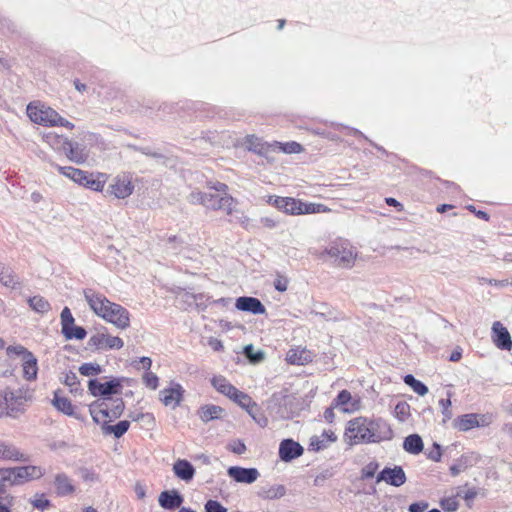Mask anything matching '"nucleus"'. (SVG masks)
Here are the masks:
<instances>
[{
  "label": "nucleus",
  "mask_w": 512,
  "mask_h": 512,
  "mask_svg": "<svg viewBox=\"0 0 512 512\" xmlns=\"http://www.w3.org/2000/svg\"><path fill=\"white\" fill-rule=\"evenodd\" d=\"M350 242L348 239L338 238L333 241L331 247L324 251L334 259V262L340 266H345L349 263L351 251L349 249Z\"/></svg>",
  "instance_id": "obj_10"
},
{
  "label": "nucleus",
  "mask_w": 512,
  "mask_h": 512,
  "mask_svg": "<svg viewBox=\"0 0 512 512\" xmlns=\"http://www.w3.org/2000/svg\"><path fill=\"white\" fill-rule=\"evenodd\" d=\"M493 341L495 345L502 350H511L512 339L508 330L499 321L492 325Z\"/></svg>",
  "instance_id": "obj_17"
},
{
  "label": "nucleus",
  "mask_w": 512,
  "mask_h": 512,
  "mask_svg": "<svg viewBox=\"0 0 512 512\" xmlns=\"http://www.w3.org/2000/svg\"><path fill=\"white\" fill-rule=\"evenodd\" d=\"M20 453L13 447L0 443V458L14 460L18 459Z\"/></svg>",
  "instance_id": "obj_46"
},
{
  "label": "nucleus",
  "mask_w": 512,
  "mask_h": 512,
  "mask_svg": "<svg viewBox=\"0 0 512 512\" xmlns=\"http://www.w3.org/2000/svg\"><path fill=\"white\" fill-rule=\"evenodd\" d=\"M267 203L289 215L319 214L330 211L324 204L303 202L292 197L268 196Z\"/></svg>",
  "instance_id": "obj_1"
},
{
  "label": "nucleus",
  "mask_w": 512,
  "mask_h": 512,
  "mask_svg": "<svg viewBox=\"0 0 512 512\" xmlns=\"http://www.w3.org/2000/svg\"><path fill=\"white\" fill-rule=\"evenodd\" d=\"M27 114L30 120L38 125L47 127L61 126L69 130L74 128V124L64 119L53 108L40 102L30 103L27 106Z\"/></svg>",
  "instance_id": "obj_3"
},
{
  "label": "nucleus",
  "mask_w": 512,
  "mask_h": 512,
  "mask_svg": "<svg viewBox=\"0 0 512 512\" xmlns=\"http://www.w3.org/2000/svg\"><path fill=\"white\" fill-rule=\"evenodd\" d=\"M120 381L113 379L111 381L101 383L97 380H90L88 382V389L93 396H108L118 393Z\"/></svg>",
  "instance_id": "obj_14"
},
{
  "label": "nucleus",
  "mask_w": 512,
  "mask_h": 512,
  "mask_svg": "<svg viewBox=\"0 0 512 512\" xmlns=\"http://www.w3.org/2000/svg\"><path fill=\"white\" fill-rule=\"evenodd\" d=\"M31 504L34 508L44 511L46 508L50 506V501L46 498L44 494H35L34 497L30 500Z\"/></svg>",
  "instance_id": "obj_47"
},
{
  "label": "nucleus",
  "mask_w": 512,
  "mask_h": 512,
  "mask_svg": "<svg viewBox=\"0 0 512 512\" xmlns=\"http://www.w3.org/2000/svg\"><path fill=\"white\" fill-rule=\"evenodd\" d=\"M477 494L478 492L474 488H469L467 485L459 488L457 492V496L462 497L468 505L476 498Z\"/></svg>",
  "instance_id": "obj_50"
},
{
  "label": "nucleus",
  "mask_w": 512,
  "mask_h": 512,
  "mask_svg": "<svg viewBox=\"0 0 512 512\" xmlns=\"http://www.w3.org/2000/svg\"><path fill=\"white\" fill-rule=\"evenodd\" d=\"M213 188L215 193L192 194L193 201H197L209 209L222 210L226 214H231L235 208V200L226 193L227 185L217 183Z\"/></svg>",
  "instance_id": "obj_2"
},
{
  "label": "nucleus",
  "mask_w": 512,
  "mask_h": 512,
  "mask_svg": "<svg viewBox=\"0 0 512 512\" xmlns=\"http://www.w3.org/2000/svg\"><path fill=\"white\" fill-rule=\"evenodd\" d=\"M159 505L164 509L179 508L183 503V497L177 491H163L159 495Z\"/></svg>",
  "instance_id": "obj_25"
},
{
  "label": "nucleus",
  "mask_w": 512,
  "mask_h": 512,
  "mask_svg": "<svg viewBox=\"0 0 512 512\" xmlns=\"http://www.w3.org/2000/svg\"><path fill=\"white\" fill-rule=\"evenodd\" d=\"M183 398L182 386L178 383L171 384L170 387L164 388L160 391L161 402L171 408H176Z\"/></svg>",
  "instance_id": "obj_13"
},
{
  "label": "nucleus",
  "mask_w": 512,
  "mask_h": 512,
  "mask_svg": "<svg viewBox=\"0 0 512 512\" xmlns=\"http://www.w3.org/2000/svg\"><path fill=\"white\" fill-rule=\"evenodd\" d=\"M303 451V447L292 439H285L279 445V456L286 462L301 456Z\"/></svg>",
  "instance_id": "obj_18"
},
{
  "label": "nucleus",
  "mask_w": 512,
  "mask_h": 512,
  "mask_svg": "<svg viewBox=\"0 0 512 512\" xmlns=\"http://www.w3.org/2000/svg\"><path fill=\"white\" fill-rule=\"evenodd\" d=\"M286 360L293 365H305L312 361V354L304 348H292L287 352Z\"/></svg>",
  "instance_id": "obj_23"
},
{
  "label": "nucleus",
  "mask_w": 512,
  "mask_h": 512,
  "mask_svg": "<svg viewBox=\"0 0 512 512\" xmlns=\"http://www.w3.org/2000/svg\"><path fill=\"white\" fill-rule=\"evenodd\" d=\"M23 378L33 381L37 378L38 365L36 357L29 351L20 361Z\"/></svg>",
  "instance_id": "obj_22"
},
{
  "label": "nucleus",
  "mask_w": 512,
  "mask_h": 512,
  "mask_svg": "<svg viewBox=\"0 0 512 512\" xmlns=\"http://www.w3.org/2000/svg\"><path fill=\"white\" fill-rule=\"evenodd\" d=\"M342 413L337 412L335 409V406L332 405L330 408L326 409L324 412V418L327 422L331 423L333 422L334 418L338 415H341Z\"/></svg>",
  "instance_id": "obj_59"
},
{
  "label": "nucleus",
  "mask_w": 512,
  "mask_h": 512,
  "mask_svg": "<svg viewBox=\"0 0 512 512\" xmlns=\"http://www.w3.org/2000/svg\"><path fill=\"white\" fill-rule=\"evenodd\" d=\"M64 384L70 388L71 393H77L78 391V378L75 373L69 372L64 377Z\"/></svg>",
  "instance_id": "obj_52"
},
{
  "label": "nucleus",
  "mask_w": 512,
  "mask_h": 512,
  "mask_svg": "<svg viewBox=\"0 0 512 512\" xmlns=\"http://www.w3.org/2000/svg\"><path fill=\"white\" fill-rule=\"evenodd\" d=\"M83 295L92 312L98 317L102 318L111 301L103 294L93 289H85L83 291Z\"/></svg>",
  "instance_id": "obj_12"
},
{
  "label": "nucleus",
  "mask_w": 512,
  "mask_h": 512,
  "mask_svg": "<svg viewBox=\"0 0 512 512\" xmlns=\"http://www.w3.org/2000/svg\"><path fill=\"white\" fill-rule=\"evenodd\" d=\"M107 178V175L104 173H97L94 176L93 174H89L87 172L85 175V180L82 183V186L89 188L93 191L101 192L105 187Z\"/></svg>",
  "instance_id": "obj_27"
},
{
  "label": "nucleus",
  "mask_w": 512,
  "mask_h": 512,
  "mask_svg": "<svg viewBox=\"0 0 512 512\" xmlns=\"http://www.w3.org/2000/svg\"><path fill=\"white\" fill-rule=\"evenodd\" d=\"M124 408L122 399L104 398L93 402L89 406V412L94 422L103 426L119 418Z\"/></svg>",
  "instance_id": "obj_4"
},
{
  "label": "nucleus",
  "mask_w": 512,
  "mask_h": 512,
  "mask_svg": "<svg viewBox=\"0 0 512 512\" xmlns=\"http://www.w3.org/2000/svg\"><path fill=\"white\" fill-rule=\"evenodd\" d=\"M302 150V146L294 141L287 143L273 142V152L282 151L287 154H296L302 152Z\"/></svg>",
  "instance_id": "obj_38"
},
{
  "label": "nucleus",
  "mask_w": 512,
  "mask_h": 512,
  "mask_svg": "<svg viewBox=\"0 0 512 512\" xmlns=\"http://www.w3.org/2000/svg\"><path fill=\"white\" fill-rule=\"evenodd\" d=\"M377 424L366 418L354 419V443L361 442H378L381 437L376 433Z\"/></svg>",
  "instance_id": "obj_8"
},
{
  "label": "nucleus",
  "mask_w": 512,
  "mask_h": 512,
  "mask_svg": "<svg viewBox=\"0 0 512 512\" xmlns=\"http://www.w3.org/2000/svg\"><path fill=\"white\" fill-rule=\"evenodd\" d=\"M231 450L236 454H243L246 450L244 443L236 441L231 444Z\"/></svg>",
  "instance_id": "obj_63"
},
{
  "label": "nucleus",
  "mask_w": 512,
  "mask_h": 512,
  "mask_svg": "<svg viewBox=\"0 0 512 512\" xmlns=\"http://www.w3.org/2000/svg\"><path fill=\"white\" fill-rule=\"evenodd\" d=\"M286 489L283 485L277 483H268L261 488L259 495L266 499H276L285 495Z\"/></svg>",
  "instance_id": "obj_31"
},
{
  "label": "nucleus",
  "mask_w": 512,
  "mask_h": 512,
  "mask_svg": "<svg viewBox=\"0 0 512 512\" xmlns=\"http://www.w3.org/2000/svg\"><path fill=\"white\" fill-rule=\"evenodd\" d=\"M63 334L67 339L82 340L86 337V330L83 327L75 326L74 323L71 326L62 329Z\"/></svg>",
  "instance_id": "obj_40"
},
{
  "label": "nucleus",
  "mask_w": 512,
  "mask_h": 512,
  "mask_svg": "<svg viewBox=\"0 0 512 512\" xmlns=\"http://www.w3.org/2000/svg\"><path fill=\"white\" fill-rule=\"evenodd\" d=\"M28 304L37 313L45 314L50 311L49 302L42 296H34L28 299Z\"/></svg>",
  "instance_id": "obj_37"
},
{
  "label": "nucleus",
  "mask_w": 512,
  "mask_h": 512,
  "mask_svg": "<svg viewBox=\"0 0 512 512\" xmlns=\"http://www.w3.org/2000/svg\"><path fill=\"white\" fill-rule=\"evenodd\" d=\"M79 372L84 376H95L101 373V367L96 363H85L80 366Z\"/></svg>",
  "instance_id": "obj_48"
},
{
  "label": "nucleus",
  "mask_w": 512,
  "mask_h": 512,
  "mask_svg": "<svg viewBox=\"0 0 512 512\" xmlns=\"http://www.w3.org/2000/svg\"><path fill=\"white\" fill-rule=\"evenodd\" d=\"M44 475L43 467L32 464L0 468V480H38Z\"/></svg>",
  "instance_id": "obj_5"
},
{
  "label": "nucleus",
  "mask_w": 512,
  "mask_h": 512,
  "mask_svg": "<svg viewBox=\"0 0 512 512\" xmlns=\"http://www.w3.org/2000/svg\"><path fill=\"white\" fill-rule=\"evenodd\" d=\"M403 448L410 454H419L423 450L422 438L418 434L407 436L403 442Z\"/></svg>",
  "instance_id": "obj_32"
},
{
  "label": "nucleus",
  "mask_w": 512,
  "mask_h": 512,
  "mask_svg": "<svg viewBox=\"0 0 512 512\" xmlns=\"http://www.w3.org/2000/svg\"><path fill=\"white\" fill-rule=\"evenodd\" d=\"M376 480H405V473L401 467L386 468L378 475Z\"/></svg>",
  "instance_id": "obj_36"
},
{
  "label": "nucleus",
  "mask_w": 512,
  "mask_h": 512,
  "mask_svg": "<svg viewBox=\"0 0 512 512\" xmlns=\"http://www.w3.org/2000/svg\"><path fill=\"white\" fill-rule=\"evenodd\" d=\"M117 329L125 330L130 326V313L120 304L110 302L102 318Z\"/></svg>",
  "instance_id": "obj_6"
},
{
  "label": "nucleus",
  "mask_w": 512,
  "mask_h": 512,
  "mask_svg": "<svg viewBox=\"0 0 512 512\" xmlns=\"http://www.w3.org/2000/svg\"><path fill=\"white\" fill-rule=\"evenodd\" d=\"M61 325L62 329L74 323V317L69 308L65 307L61 312Z\"/></svg>",
  "instance_id": "obj_54"
},
{
  "label": "nucleus",
  "mask_w": 512,
  "mask_h": 512,
  "mask_svg": "<svg viewBox=\"0 0 512 512\" xmlns=\"http://www.w3.org/2000/svg\"><path fill=\"white\" fill-rule=\"evenodd\" d=\"M52 405L57 411L69 417H73L78 420L81 419V416L76 412L75 407L71 401L67 397L63 396L59 391L54 392Z\"/></svg>",
  "instance_id": "obj_20"
},
{
  "label": "nucleus",
  "mask_w": 512,
  "mask_h": 512,
  "mask_svg": "<svg viewBox=\"0 0 512 512\" xmlns=\"http://www.w3.org/2000/svg\"><path fill=\"white\" fill-rule=\"evenodd\" d=\"M457 497L458 496L455 495L443 498L440 502L442 509L449 512L456 511L459 506Z\"/></svg>",
  "instance_id": "obj_49"
},
{
  "label": "nucleus",
  "mask_w": 512,
  "mask_h": 512,
  "mask_svg": "<svg viewBox=\"0 0 512 512\" xmlns=\"http://www.w3.org/2000/svg\"><path fill=\"white\" fill-rule=\"evenodd\" d=\"M12 497L9 494H5L3 500H0V512H10Z\"/></svg>",
  "instance_id": "obj_62"
},
{
  "label": "nucleus",
  "mask_w": 512,
  "mask_h": 512,
  "mask_svg": "<svg viewBox=\"0 0 512 512\" xmlns=\"http://www.w3.org/2000/svg\"><path fill=\"white\" fill-rule=\"evenodd\" d=\"M394 414L400 422H405L410 416V405L407 402H399L395 406Z\"/></svg>",
  "instance_id": "obj_43"
},
{
  "label": "nucleus",
  "mask_w": 512,
  "mask_h": 512,
  "mask_svg": "<svg viewBox=\"0 0 512 512\" xmlns=\"http://www.w3.org/2000/svg\"><path fill=\"white\" fill-rule=\"evenodd\" d=\"M134 191L132 177L129 174L122 173L115 176L106 189L109 196L117 199H125L129 197Z\"/></svg>",
  "instance_id": "obj_7"
},
{
  "label": "nucleus",
  "mask_w": 512,
  "mask_h": 512,
  "mask_svg": "<svg viewBox=\"0 0 512 512\" xmlns=\"http://www.w3.org/2000/svg\"><path fill=\"white\" fill-rule=\"evenodd\" d=\"M175 475L182 480H190L194 476V468L186 460H178L173 465Z\"/></svg>",
  "instance_id": "obj_30"
},
{
  "label": "nucleus",
  "mask_w": 512,
  "mask_h": 512,
  "mask_svg": "<svg viewBox=\"0 0 512 512\" xmlns=\"http://www.w3.org/2000/svg\"><path fill=\"white\" fill-rule=\"evenodd\" d=\"M428 508V503L426 502H416L412 503L408 510L409 512H423Z\"/></svg>",
  "instance_id": "obj_61"
},
{
  "label": "nucleus",
  "mask_w": 512,
  "mask_h": 512,
  "mask_svg": "<svg viewBox=\"0 0 512 512\" xmlns=\"http://www.w3.org/2000/svg\"><path fill=\"white\" fill-rule=\"evenodd\" d=\"M130 427V422L127 420H123L118 422L115 425L105 424L102 426V431L104 434H113L116 438H120L123 436Z\"/></svg>",
  "instance_id": "obj_34"
},
{
  "label": "nucleus",
  "mask_w": 512,
  "mask_h": 512,
  "mask_svg": "<svg viewBox=\"0 0 512 512\" xmlns=\"http://www.w3.org/2000/svg\"><path fill=\"white\" fill-rule=\"evenodd\" d=\"M350 401H351L350 393L346 390H343L337 396L333 405L335 406V409L337 410V412L346 414V413L350 412V408H349V406L351 405Z\"/></svg>",
  "instance_id": "obj_35"
},
{
  "label": "nucleus",
  "mask_w": 512,
  "mask_h": 512,
  "mask_svg": "<svg viewBox=\"0 0 512 512\" xmlns=\"http://www.w3.org/2000/svg\"><path fill=\"white\" fill-rule=\"evenodd\" d=\"M404 383L411 387L412 390L420 396H424L428 393V387L421 381L415 379L411 374L404 377Z\"/></svg>",
  "instance_id": "obj_39"
},
{
  "label": "nucleus",
  "mask_w": 512,
  "mask_h": 512,
  "mask_svg": "<svg viewBox=\"0 0 512 512\" xmlns=\"http://www.w3.org/2000/svg\"><path fill=\"white\" fill-rule=\"evenodd\" d=\"M224 413V409L217 405H204L199 411L198 415L203 422H209L214 419H218Z\"/></svg>",
  "instance_id": "obj_29"
},
{
  "label": "nucleus",
  "mask_w": 512,
  "mask_h": 512,
  "mask_svg": "<svg viewBox=\"0 0 512 512\" xmlns=\"http://www.w3.org/2000/svg\"><path fill=\"white\" fill-rule=\"evenodd\" d=\"M208 345L211 347L212 350L217 352L222 351L224 348L222 341L214 337H210L208 339Z\"/></svg>",
  "instance_id": "obj_60"
},
{
  "label": "nucleus",
  "mask_w": 512,
  "mask_h": 512,
  "mask_svg": "<svg viewBox=\"0 0 512 512\" xmlns=\"http://www.w3.org/2000/svg\"><path fill=\"white\" fill-rule=\"evenodd\" d=\"M211 385L221 394L232 399L237 393L238 389L233 386L224 376L217 375L211 379Z\"/></svg>",
  "instance_id": "obj_24"
},
{
  "label": "nucleus",
  "mask_w": 512,
  "mask_h": 512,
  "mask_svg": "<svg viewBox=\"0 0 512 512\" xmlns=\"http://www.w3.org/2000/svg\"><path fill=\"white\" fill-rule=\"evenodd\" d=\"M231 400L237 403L244 410L251 407L252 403L254 402L248 394L240 390L237 391V393L235 394V396L232 397Z\"/></svg>",
  "instance_id": "obj_44"
},
{
  "label": "nucleus",
  "mask_w": 512,
  "mask_h": 512,
  "mask_svg": "<svg viewBox=\"0 0 512 512\" xmlns=\"http://www.w3.org/2000/svg\"><path fill=\"white\" fill-rule=\"evenodd\" d=\"M244 145L248 151L263 156L273 152V143L264 142L261 138L255 135H248L245 138Z\"/></svg>",
  "instance_id": "obj_21"
},
{
  "label": "nucleus",
  "mask_w": 512,
  "mask_h": 512,
  "mask_svg": "<svg viewBox=\"0 0 512 512\" xmlns=\"http://www.w3.org/2000/svg\"><path fill=\"white\" fill-rule=\"evenodd\" d=\"M6 352L11 359L21 361L29 351L22 345H13L9 346Z\"/></svg>",
  "instance_id": "obj_45"
},
{
  "label": "nucleus",
  "mask_w": 512,
  "mask_h": 512,
  "mask_svg": "<svg viewBox=\"0 0 512 512\" xmlns=\"http://www.w3.org/2000/svg\"><path fill=\"white\" fill-rule=\"evenodd\" d=\"M54 490L57 496L65 497L73 495L76 492V487L71 482H55Z\"/></svg>",
  "instance_id": "obj_42"
},
{
  "label": "nucleus",
  "mask_w": 512,
  "mask_h": 512,
  "mask_svg": "<svg viewBox=\"0 0 512 512\" xmlns=\"http://www.w3.org/2000/svg\"><path fill=\"white\" fill-rule=\"evenodd\" d=\"M488 422L486 421V417L484 415L478 414H465L458 417L455 420V428L459 431H468L475 427L485 426Z\"/></svg>",
  "instance_id": "obj_16"
},
{
  "label": "nucleus",
  "mask_w": 512,
  "mask_h": 512,
  "mask_svg": "<svg viewBox=\"0 0 512 512\" xmlns=\"http://www.w3.org/2000/svg\"><path fill=\"white\" fill-rule=\"evenodd\" d=\"M289 280L287 277L278 275L274 279V288L279 292H285L288 289Z\"/></svg>",
  "instance_id": "obj_57"
},
{
  "label": "nucleus",
  "mask_w": 512,
  "mask_h": 512,
  "mask_svg": "<svg viewBox=\"0 0 512 512\" xmlns=\"http://www.w3.org/2000/svg\"><path fill=\"white\" fill-rule=\"evenodd\" d=\"M427 457L433 461H439L441 458V449L437 443L433 444L432 449L428 450Z\"/></svg>",
  "instance_id": "obj_58"
},
{
  "label": "nucleus",
  "mask_w": 512,
  "mask_h": 512,
  "mask_svg": "<svg viewBox=\"0 0 512 512\" xmlns=\"http://www.w3.org/2000/svg\"><path fill=\"white\" fill-rule=\"evenodd\" d=\"M228 475L234 480H256L259 477V472L254 468L230 467Z\"/></svg>",
  "instance_id": "obj_28"
},
{
  "label": "nucleus",
  "mask_w": 512,
  "mask_h": 512,
  "mask_svg": "<svg viewBox=\"0 0 512 512\" xmlns=\"http://www.w3.org/2000/svg\"><path fill=\"white\" fill-rule=\"evenodd\" d=\"M439 406L441 407L442 414L444 416V421L451 419L452 411L450 410V406H451L450 393H448L447 399L439 400Z\"/></svg>",
  "instance_id": "obj_53"
},
{
  "label": "nucleus",
  "mask_w": 512,
  "mask_h": 512,
  "mask_svg": "<svg viewBox=\"0 0 512 512\" xmlns=\"http://www.w3.org/2000/svg\"><path fill=\"white\" fill-rule=\"evenodd\" d=\"M0 282L10 289H16L20 285L19 278L13 269L3 263H0Z\"/></svg>",
  "instance_id": "obj_26"
},
{
  "label": "nucleus",
  "mask_w": 512,
  "mask_h": 512,
  "mask_svg": "<svg viewBox=\"0 0 512 512\" xmlns=\"http://www.w3.org/2000/svg\"><path fill=\"white\" fill-rule=\"evenodd\" d=\"M57 170L65 177L71 179L73 182L82 185L85 180L86 171L74 167L56 166Z\"/></svg>",
  "instance_id": "obj_33"
},
{
  "label": "nucleus",
  "mask_w": 512,
  "mask_h": 512,
  "mask_svg": "<svg viewBox=\"0 0 512 512\" xmlns=\"http://www.w3.org/2000/svg\"><path fill=\"white\" fill-rule=\"evenodd\" d=\"M89 345L99 350L121 349L124 346V342L120 337L112 336L103 330L96 332L90 337Z\"/></svg>",
  "instance_id": "obj_11"
},
{
  "label": "nucleus",
  "mask_w": 512,
  "mask_h": 512,
  "mask_svg": "<svg viewBox=\"0 0 512 512\" xmlns=\"http://www.w3.org/2000/svg\"><path fill=\"white\" fill-rule=\"evenodd\" d=\"M44 142H46L49 146H51L54 149H63L65 145V141H68V139L55 134V133H47L43 136Z\"/></svg>",
  "instance_id": "obj_41"
},
{
  "label": "nucleus",
  "mask_w": 512,
  "mask_h": 512,
  "mask_svg": "<svg viewBox=\"0 0 512 512\" xmlns=\"http://www.w3.org/2000/svg\"><path fill=\"white\" fill-rule=\"evenodd\" d=\"M64 152L69 160L77 164L84 163L88 158L86 147L80 143L65 141Z\"/></svg>",
  "instance_id": "obj_19"
},
{
  "label": "nucleus",
  "mask_w": 512,
  "mask_h": 512,
  "mask_svg": "<svg viewBox=\"0 0 512 512\" xmlns=\"http://www.w3.org/2000/svg\"><path fill=\"white\" fill-rule=\"evenodd\" d=\"M385 202L389 206L396 207L398 209V211L403 210V205L399 201H397L395 198L387 197V198H385Z\"/></svg>",
  "instance_id": "obj_64"
},
{
  "label": "nucleus",
  "mask_w": 512,
  "mask_h": 512,
  "mask_svg": "<svg viewBox=\"0 0 512 512\" xmlns=\"http://www.w3.org/2000/svg\"><path fill=\"white\" fill-rule=\"evenodd\" d=\"M328 445V441L321 436H314L311 438L310 446L313 450L319 451L326 448Z\"/></svg>",
  "instance_id": "obj_56"
},
{
  "label": "nucleus",
  "mask_w": 512,
  "mask_h": 512,
  "mask_svg": "<svg viewBox=\"0 0 512 512\" xmlns=\"http://www.w3.org/2000/svg\"><path fill=\"white\" fill-rule=\"evenodd\" d=\"M21 404V396L8 389L0 390V418L5 416L16 417L22 412Z\"/></svg>",
  "instance_id": "obj_9"
},
{
  "label": "nucleus",
  "mask_w": 512,
  "mask_h": 512,
  "mask_svg": "<svg viewBox=\"0 0 512 512\" xmlns=\"http://www.w3.org/2000/svg\"><path fill=\"white\" fill-rule=\"evenodd\" d=\"M235 307L237 310L250 312L254 315H261L266 313L265 306L259 299L255 297H239L236 299Z\"/></svg>",
  "instance_id": "obj_15"
},
{
  "label": "nucleus",
  "mask_w": 512,
  "mask_h": 512,
  "mask_svg": "<svg viewBox=\"0 0 512 512\" xmlns=\"http://www.w3.org/2000/svg\"><path fill=\"white\" fill-rule=\"evenodd\" d=\"M143 383L144 385L151 389L156 390L159 385V379L156 374L151 371H146L143 375Z\"/></svg>",
  "instance_id": "obj_51"
},
{
  "label": "nucleus",
  "mask_w": 512,
  "mask_h": 512,
  "mask_svg": "<svg viewBox=\"0 0 512 512\" xmlns=\"http://www.w3.org/2000/svg\"><path fill=\"white\" fill-rule=\"evenodd\" d=\"M205 512H227V509L216 500H208L205 504Z\"/></svg>",
  "instance_id": "obj_55"
}]
</instances>
